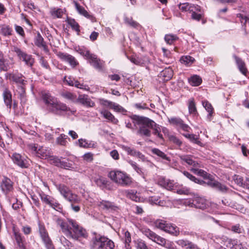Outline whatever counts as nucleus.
I'll return each mask as SVG.
<instances>
[{
    "label": "nucleus",
    "mask_w": 249,
    "mask_h": 249,
    "mask_svg": "<svg viewBox=\"0 0 249 249\" xmlns=\"http://www.w3.org/2000/svg\"><path fill=\"white\" fill-rule=\"evenodd\" d=\"M125 55L127 58L129 59L131 62L136 65H141L143 63L142 60L140 59L139 57H136L134 55L130 56L127 53H125Z\"/></svg>",
    "instance_id": "obj_48"
},
{
    "label": "nucleus",
    "mask_w": 249,
    "mask_h": 249,
    "mask_svg": "<svg viewBox=\"0 0 249 249\" xmlns=\"http://www.w3.org/2000/svg\"><path fill=\"white\" fill-rule=\"evenodd\" d=\"M178 7L182 11H193V7L189 3L180 4Z\"/></svg>",
    "instance_id": "obj_56"
},
{
    "label": "nucleus",
    "mask_w": 249,
    "mask_h": 249,
    "mask_svg": "<svg viewBox=\"0 0 249 249\" xmlns=\"http://www.w3.org/2000/svg\"><path fill=\"white\" fill-rule=\"evenodd\" d=\"M141 126L140 127L138 133L141 136H145L146 137H149L151 135V132L149 130V128L145 125L141 124Z\"/></svg>",
    "instance_id": "obj_37"
},
{
    "label": "nucleus",
    "mask_w": 249,
    "mask_h": 249,
    "mask_svg": "<svg viewBox=\"0 0 249 249\" xmlns=\"http://www.w3.org/2000/svg\"><path fill=\"white\" fill-rule=\"evenodd\" d=\"M59 167L64 168L66 169H73V164L72 163L67 161H61V165Z\"/></svg>",
    "instance_id": "obj_61"
},
{
    "label": "nucleus",
    "mask_w": 249,
    "mask_h": 249,
    "mask_svg": "<svg viewBox=\"0 0 249 249\" xmlns=\"http://www.w3.org/2000/svg\"><path fill=\"white\" fill-rule=\"evenodd\" d=\"M100 113L103 115V116L107 119L108 121H111L112 122H115L116 119L115 118L114 116L108 111L103 109L100 111Z\"/></svg>",
    "instance_id": "obj_41"
},
{
    "label": "nucleus",
    "mask_w": 249,
    "mask_h": 249,
    "mask_svg": "<svg viewBox=\"0 0 249 249\" xmlns=\"http://www.w3.org/2000/svg\"><path fill=\"white\" fill-rule=\"evenodd\" d=\"M126 196L136 202H139L141 198L139 194L134 190H127L125 192Z\"/></svg>",
    "instance_id": "obj_31"
},
{
    "label": "nucleus",
    "mask_w": 249,
    "mask_h": 249,
    "mask_svg": "<svg viewBox=\"0 0 249 249\" xmlns=\"http://www.w3.org/2000/svg\"><path fill=\"white\" fill-rule=\"evenodd\" d=\"M183 135L186 138L189 139L190 141L199 145L201 142L199 141L198 138L194 134H183Z\"/></svg>",
    "instance_id": "obj_50"
},
{
    "label": "nucleus",
    "mask_w": 249,
    "mask_h": 249,
    "mask_svg": "<svg viewBox=\"0 0 249 249\" xmlns=\"http://www.w3.org/2000/svg\"><path fill=\"white\" fill-rule=\"evenodd\" d=\"M169 123L178 129H181L183 131L189 132L191 129L190 127L185 124L184 121L179 117H171L168 118Z\"/></svg>",
    "instance_id": "obj_9"
},
{
    "label": "nucleus",
    "mask_w": 249,
    "mask_h": 249,
    "mask_svg": "<svg viewBox=\"0 0 249 249\" xmlns=\"http://www.w3.org/2000/svg\"><path fill=\"white\" fill-rule=\"evenodd\" d=\"M77 52L89 59L90 64L95 69L98 71L102 70L103 62L98 59L95 55L90 53L88 50L85 49V48H78Z\"/></svg>",
    "instance_id": "obj_6"
},
{
    "label": "nucleus",
    "mask_w": 249,
    "mask_h": 249,
    "mask_svg": "<svg viewBox=\"0 0 249 249\" xmlns=\"http://www.w3.org/2000/svg\"><path fill=\"white\" fill-rule=\"evenodd\" d=\"M48 161L52 164H53L57 166H59L61 165V160L57 157L50 155L47 159Z\"/></svg>",
    "instance_id": "obj_47"
},
{
    "label": "nucleus",
    "mask_w": 249,
    "mask_h": 249,
    "mask_svg": "<svg viewBox=\"0 0 249 249\" xmlns=\"http://www.w3.org/2000/svg\"><path fill=\"white\" fill-rule=\"evenodd\" d=\"M65 10L61 8H53L51 10V15L53 18H61L65 13Z\"/></svg>",
    "instance_id": "obj_32"
},
{
    "label": "nucleus",
    "mask_w": 249,
    "mask_h": 249,
    "mask_svg": "<svg viewBox=\"0 0 249 249\" xmlns=\"http://www.w3.org/2000/svg\"><path fill=\"white\" fill-rule=\"evenodd\" d=\"M136 247L139 249H148L145 242L142 240L138 239L136 242Z\"/></svg>",
    "instance_id": "obj_62"
},
{
    "label": "nucleus",
    "mask_w": 249,
    "mask_h": 249,
    "mask_svg": "<svg viewBox=\"0 0 249 249\" xmlns=\"http://www.w3.org/2000/svg\"><path fill=\"white\" fill-rule=\"evenodd\" d=\"M189 83L193 86H198L202 82V79L199 76L194 75L188 79Z\"/></svg>",
    "instance_id": "obj_35"
},
{
    "label": "nucleus",
    "mask_w": 249,
    "mask_h": 249,
    "mask_svg": "<svg viewBox=\"0 0 249 249\" xmlns=\"http://www.w3.org/2000/svg\"><path fill=\"white\" fill-rule=\"evenodd\" d=\"M56 222L57 225L60 227L62 232L68 238L78 240L80 238L88 237L86 230L79 226L75 220L68 219L67 221H64L57 218Z\"/></svg>",
    "instance_id": "obj_1"
},
{
    "label": "nucleus",
    "mask_w": 249,
    "mask_h": 249,
    "mask_svg": "<svg viewBox=\"0 0 249 249\" xmlns=\"http://www.w3.org/2000/svg\"><path fill=\"white\" fill-rule=\"evenodd\" d=\"M164 39L169 45H174V42L178 39V37L173 34H167L165 36Z\"/></svg>",
    "instance_id": "obj_39"
},
{
    "label": "nucleus",
    "mask_w": 249,
    "mask_h": 249,
    "mask_svg": "<svg viewBox=\"0 0 249 249\" xmlns=\"http://www.w3.org/2000/svg\"><path fill=\"white\" fill-rule=\"evenodd\" d=\"M97 205L100 209L105 210L112 209L113 206L111 202L105 200H102L98 202Z\"/></svg>",
    "instance_id": "obj_36"
},
{
    "label": "nucleus",
    "mask_w": 249,
    "mask_h": 249,
    "mask_svg": "<svg viewBox=\"0 0 249 249\" xmlns=\"http://www.w3.org/2000/svg\"><path fill=\"white\" fill-rule=\"evenodd\" d=\"M73 2L75 7L79 14L87 18L90 19L92 21L94 20V18L92 16L90 15L84 7L80 6V4L76 1H74Z\"/></svg>",
    "instance_id": "obj_25"
},
{
    "label": "nucleus",
    "mask_w": 249,
    "mask_h": 249,
    "mask_svg": "<svg viewBox=\"0 0 249 249\" xmlns=\"http://www.w3.org/2000/svg\"><path fill=\"white\" fill-rule=\"evenodd\" d=\"M76 100L77 102L88 107H93L95 106V103L86 94L79 95Z\"/></svg>",
    "instance_id": "obj_16"
},
{
    "label": "nucleus",
    "mask_w": 249,
    "mask_h": 249,
    "mask_svg": "<svg viewBox=\"0 0 249 249\" xmlns=\"http://www.w3.org/2000/svg\"><path fill=\"white\" fill-rule=\"evenodd\" d=\"M17 91L19 94V97L22 102H25V90L23 85L19 86L18 87Z\"/></svg>",
    "instance_id": "obj_53"
},
{
    "label": "nucleus",
    "mask_w": 249,
    "mask_h": 249,
    "mask_svg": "<svg viewBox=\"0 0 249 249\" xmlns=\"http://www.w3.org/2000/svg\"><path fill=\"white\" fill-rule=\"evenodd\" d=\"M180 160L186 163L189 165L192 166L194 168L199 167V163L193 160L192 157L189 155H182L180 156Z\"/></svg>",
    "instance_id": "obj_26"
},
{
    "label": "nucleus",
    "mask_w": 249,
    "mask_h": 249,
    "mask_svg": "<svg viewBox=\"0 0 249 249\" xmlns=\"http://www.w3.org/2000/svg\"><path fill=\"white\" fill-rule=\"evenodd\" d=\"M203 106L205 107V109L209 113L208 115V118L211 120V117L213 112V108L212 105L207 101H204L202 102Z\"/></svg>",
    "instance_id": "obj_38"
},
{
    "label": "nucleus",
    "mask_w": 249,
    "mask_h": 249,
    "mask_svg": "<svg viewBox=\"0 0 249 249\" xmlns=\"http://www.w3.org/2000/svg\"><path fill=\"white\" fill-rule=\"evenodd\" d=\"M56 188L64 198L72 192L68 187L63 184L57 185Z\"/></svg>",
    "instance_id": "obj_28"
},
{
    "label": "nucleus",
    "mask_w": 249,
    "mask_h": 249,
    "mask_svg": "<svg viewBox=\"0 0 249 249\" xmlns=\"http://www.w3.org/2000/svg\"><path fill=\"white\" fill-rule=\"evenodd\" d=\"M142 231L147 237L153 241L156 234L148 229H143Z\"/></svg>",
    "instance_id": "obj_51"
},
{
    "label": "nucleus",
    "mask_w": 249,
    "mask_h": 249,
    "mask_svg": "<svg viewBox=\"0 0 249 249\" xmlns=\"http://www.w3.org/2000/svg\"><path fill=\"white\" fill-rule=\"evenodd\" d=\"M78 144L80 147L85 148L91 147V144L89 143L86 140L83 139L78 140Z\"/></svg>",
    "instance_id": "obj_59"
},
{
    "label": "nucleus",
    "mask_w": 249,
    "mask_h": 249,
    "mask_svg": "<svg viewBox=\"0 0 249 249\" xmlns=\"http://www.w3.org/2000/svg\"><path fill=\"white\" fill-rule=\"evenodd\" d=\"M17 245L19 249H25L24 240L21 234L15 228L13 229Z\"/></svg>",
    "instance_id": "obj_22"
},
{
    "label": "nucleus",
    "mask_w": 249,
    "mask_h": 249,
    "mask_svg": "<svg viewBox=\"0 0 249 249\" xmlns=\"http://www.w3.org/2000/svg\"><path fill=\"white\" fill-rule=\"evenodd\" d=\"M188 109L190 114L196 115L197 113L195 103L194 99L192 98L188 101Z\"/></svg>",
    "instance_id": "obj_40"
},
{
    "label": "nucleus",
    "mask_w": 249,
    "mask_h": 249,
    "mask_svg": "<svg viewBox=\"0 0 249 249\" xmlns=\"http://www.w3.org/2000/svg\"><path fill=\"white\" fill-rule=\"evenodd\" d=\"M8 66L6 61L3 59L1 52L0 51V69L6 71L8 70Z\"/></svg>",
    "instance_id": "obj_57"
},
{
    "label": "nucleus",
    "mask_w": 249,
    "mask_h": 249,
    "mask_svg": "<svg viewBox=\"0 0 249 249\" xmlns=\"http://www.w3.org/2000/svg\"><path fill=\"white\" fill-rule=\"evenodd\" d=\"M6 77L10 80L13 81L16 83L21 84V85L25 84L26 81L20 74L8 73L6 75Z\"/></svg>",
    "instance_id": "obj_20"
},
{
    "label": "nucleus",
    "mask_w": 249,
    "mask_h": 249,
    "mask_svg": "<svg viewBox=\"0 0 249 249\" xmlns=\"http://www.w3.org/2000/svg\"><path fill=\"white\" fill-rule=\"evenodd\" d=\"M176 244L183 248L194 249L195 244L187 240L179 239L176 241Z\"/></svg>",
    "instance_id": "obj_29"
},
{
    "label": "nucleus",
    "mask_w": 249,
    "mask_h": 249,
    "mask_svg": "<svg viewBox=\"0 0 249 249\" xmlns=\"http://www.w3.org/2000/svg\"><path fill=\"white\" fill-rule=\"evenodd\" d=\"M68 139V137L67 135L64 134H61L57 138L56 142L57 144L60 145L66 146L68 143L67 141V139Z\"/></svg>",
    "instance_id": "obj_42"
},
{
    "label": "nucleus",
    "mask_w": 249,
    "mask_h": 249,
    "mask_svg": "<svg viewBox=\"0 0 249 249\" xmlns=\"http://www.w3.org/2000/svg\"><path fill=\"white\" fill-rule=\"evenodd\" d=\"M180 61L181 63L184 65L190 66L194 63L195 59L191 56H183L181 57Z\"/></svg>",
    "instance_id": "obj_43"
},
{
    "label": "nucleus",
    "mask_w": 249,
    "mask_h": 249,
    "mask_svg": "<svg viewBox=\"0 0 249 249\" xmlns=\"http://www.w3.org/2000/svg\"><path fill=\"white\" fill-rule=\"evenodd\" d=\"M183 173L185 176L189 178L191 180L195 182V183L201 184V181L196 178L195 177L190 174L189 172L187 171H184Z\"/></svg>",
    "instance_id": "obj_58"
},
{
    "label": "nucleus",
    "mask_w": 249,
    "mask_h": 249,
    "mask_svg": "<svg viewBox=\"0 0 249 249\" xmlns=\"http://www.w3.org/2000/svg\"><path fill=\"white\" fill-rule=\"evenodd\" d=\"M133 119L136 122L137 124H143L146 125L148 128L153 129V134L161 139H163L162 135L160 133V129L153 121L148 118L134 116Z\"/></svg>",
    "instance_id": "obj_4"
},
{
    "label": "nucleus",
    "mask_w": 249,
    "mask_h": 249,
    "mask_svg": "<svg viewBox=\"0 0 249 249\" xmlns=\"http://www.w3.org/2000/svg\"><path fill=\"white\" fill-rule=\"evenodd\" d=\"M152 152L153 154L156 155L157 156L160 157L162 159L168 161H170V160L169 157H168L160 149L158 148H153L152 149Z\"/></svg>",
    "instance_id": "obj_46"
},
{
    "label": "nucleus",
    "mask_w": 249,
    "mask_h": 249,
    "mask_svg": "<svg viewBox=\"0 0 249 249\" xmlns=\"http://www.w3.org/2000/svg\"><path fill=\"white\" fill-rule=\"evenodd\" d=\"M39 232L47 249H55L44 225L39 224Z\"/></svg>",
    "instance_id": "obj_8"
},
{
    "label": "nucleus",
    "mask_w": 249,
    "mask_h": 249,
    "mask_svg": "<svg viewBox=\"0 0 249 249\" xmlns=\"http://www.w3.org/2000/svg\"><path fill=\"white\" fill-rule=\"evenodd\" d=\"M61 95L63 97L73 102L76 99V95L70 92L66 91L63 92L61 94Z\"/></svg>",
    "instance_id": "obj_55"
},
{
    "label": "nucleus",
    "mask_w": 249,
    "mask_h": 249,
    "mask_svg": "<svg viewBox=\"0 0 249 249\" xmlns=\"http://www.w3.org/2000/svg\"><path fill=\"white\" fill-rule=\"evenodd\" d=\"M114 244L112 241L105 236H96L92 241L91 249H113Z\"/></svg>",
    "instance_id": "obj_5"
},
{
    "label": "nucleus",
    "mask_w": 249,
    "mask_h": 249,
    "mask_svg": "<svg viewBox=\"0 0 249 249\" xmlns=\"http://www.w3.org/2000/svg\"><path fill=\"white\" fill-rule=\"evenodd\" d=\"M227 242L229 245H227V247L230 248L231 249H248L246 247H244L242 244L239 243L237 240L229 239Z\"/></svg>",
    "instance_id": "obj_30"
},
{
    "label": "nucleus",
    "mask_w": 249,
    "mask_h": 249,
    "mask_svg": "<svg viewBox=\"0 0 249 249\" xmlns=\"http://www.w3.org/2000/svg\"><path fill=\"white\" fill-rule=\"evenodd\" d=\"M12 31L9 26L5 25L0 26V32L5 36L11 35Z\"/></svg>",
    "instance_id": "obj_49"
},
{
    "label": "nucleus",
    "mask_w": 249,
    "mask_h": 249,
    "mask_svg": "<svg viewBox=\"0 0 249 249\" xmlns=\"http://www.w3.org/2000/svg\"><path fill=\"white\" fill-rule=\"evenodd\" d=\"M191 171H192L196 175L201 176L203 177L204 178H209V174H208L206 172L204 171L203 170L198 169L196 168H192L191 169Z\"/></svg>",
    "instance_id": "obj_44"
},
{
    "label": "nucleus",
    "mask_w": 249,
    "mask_h": 249,
    "mask_svg": "<svg viewBox=\"0 0 249 249\" xmlns=\"http://www.w3.org/2000/svg\"><path fill=\"white\" fill-rule=\"evenodd\" d=\"M2 96L5 105L9 108H11L12 107V94L10 91L7 88H5L3 93Z\"/></svg>",
    "instance_id": "obj_21"
},
{
    "label": "nucleus",
    "mask_w": 249,
    "mask_h": 249,
    "mask_svg": "<svg viewBox=\"0 0 249 249\" xmlns=\"http://www.w3.org/2000/svg\"><path fill=\"white\" fill-rule=\"evenodd\" d=\"M160 75L164 78V80L168 81L172 77L173 75V71L170 68L165 69L160 72Z\"/></svg>",
    "instance_id": "obj_34"
},
{
    "label": "nucleus",
    "mask_w": 249,
    "mask_h": 249,
    "mask_svg": "<svg viewBox=\"0 0 249 249\" xmlns=\"http://www.w3.org/2000/svg\"><path fill=\"white\" fill-rule=\"evenodd\" d=\"M108 177L118 185L123 187L130 186L132 183V178L125 172L114 170L111 171Z\"/></svg>",
    "instance_id": "obj_3"
},
{
    "label": "nucleus",
    "mask_w": 249,
    "mask_h": 249,
    "mask_svg": "<svg viewBox=\"0 0 249 249\" xmlns=\"http://www.w3.org/2000/svg\"><path fill=\"white\" fill-rule=\"evenodd\" d=\"M68 24L71 27L72 29L78 33L80 32L79 26L75 20L72 18H68L67 20Z\"/></svg>",
    "instance_id": "obj_45"
},
{
    "label": "nucleus",
    "mask_w": 249,
    "mask_h": 249,
    "mask_svg": "<svg viewBox=\"0 0 249 249\" xmlns=\"http://www.w3.org/2000/svg\"><path fill=\"white\" fill-rule=\"evenodd\" d=\"M0 188L2 192L7 195L14 190L13 182L10 178L4 177L0 182Z\"/></svg>",
    "instance_id": "obj_11"
},
{
    "label": "nucleus",
    "mask_w": 249,
    "mask_h": 249,
    "mask_svg": "<svg viewBox=\"0 0 249 249\" xmlns=\"http://www.w3.org/2000/svg\"><path fill=\"white\" fill-rule=\"evenodd\" d=\"M15 52L20 59L24 61L26 65L29 66L33 65L34 63V59L32 58L31 55L25 53L18 48H17Z\"/></svg>",
    "instance_id": "obj_13"
},
{
    "label": "nucleus",
    "mask_w": 249,
    "mask_h": 249,
    "mask_svg": "<svg viewBox=\"0 0 249 249\" xmlns=\"http://www.w3.org/2000/svg\"><path fill=\"white\" fill-rule=\"evenodd\" d=\"M57 55L62 60L69 63L72 67H75L78 64L74 57L70 54L59 52L57 53Z\"/></svg>",
    "instance_id": "obj_17"
},
{
    "label": "nucleus",
    "mask_w": 249,
    "mask_h": 249,
    "mask_svg": "<svg viewBox=\"0 0 249 249\" xmlns=\"http://www.w3.org/2000/svg\"><path fill=\"white\" fill-rule=\"evenodd\" d=\"M123 239L124 240L125 243V248L126 249H130V247L129 244L131 241V236L130 233L128 231H125L124 233Z\"/></svg>",
    "instance_id": "obj_52"
},
{
    "label": "nucleus",
    "mask_w": 249,
    "mask_h": 249,
    "mask_svg": "<svg viewBox=\"0 0 249 249\" xmlns=\"http://www.w3.org/2000/svg\"><path fill=\"white\" fill-rule=\"evenodd\" d=\"M122 149L125 151L128 155L132 156L138 157V158L143 159L144 155H142L140 152L136 151L135 149L131 148L127 146H122Z\"/></svg>",
    "instance_id": "obj_24"
},
{
    "label": "nucleus",
    "mask_w": 249,
    "mask_h": 249,
    "mask_svg": "<svg viewBox=\"0 0 249 249\" xmlns=\"http://www.w3.org/2000/svg\"><path fill=\"white\" fill-rule=\"evenodd\" d=\"M42 201L47 205H49L54 209L58 211L61 210V205L53 198L43 193L39 194Z\"/></svg>",
    "instance_id": "obj_10"
},
{
    "label": "nucleus",
    "mask_w": 249,
    "mask_h": 249,
    "mask_svg": "<svg viewBox=\"0 0 249 249\" xmlns=\"http://www.w3.org/2000/svg\"><path fill=\"white\" fill-rule=\"evenodd\" d=\"M52 154V151L50 149L43 146H39L36 156L41 159L47 160Z\"/></svg>",
    "instance_id": "obj_19"
},
{
    "label": "nucleus",
    "mask_w": 249,
    "mask_h": 249,
    "mask_svg": "<svg viewBox=\"0 0 249 249\" xmlns=\"http://www.w3.org/2000/svg\"><path fill=\"white\" fill-rule=\"evenodd\" d=\"M93 181L99 187L102 188H107L108 185V181L103 177L98 176L94 177L93 178Z\"/></svg>",
    "instance_id": "obj_27"
},
{
    "label": "nucleus",
    "mask_w": 249,
    "mask_h": 249,
    "mask_svg": "<svg viewBox=\"0 0 249 249\" xmlns=\"http://www.w3.org/2000/svg\"><path fill=\"white\" fill-rule=\"evenodd\" d=\"M153 241L156 242L159 245L165 247L168 249H174L173 242L166 240L165 238L156 234L154 238Z\"/></svg>",
    "instance_id": "obj_15"
},
{
    "label": "nucleus",
    "mask_w": 249,
    "mask_h": 249,
    "mask_svg": "<svg viewBox=\"0 0 249 249\" xmlns=\"http://www.w3.org/2000/svg\"><path fill=\"white\" fill-rule=\"evenodd\" d=\"M155 226L174 236H178L179 234V228L175 225L167 223L162 220H157L155 222Z\"/></svg>",
    "instance_id": "obj_7"
},
{
    "label": "nucleus",
    "mask_w": 249,
    "mask_h": 249,
    "mask_svg": "<svg viewBox=\"0 0 249 249\" xmlns=\"http://www.w3.org/2000/svg\"><path fill=\"white\" fill-rule=\"evenodd\" d=\"M233 57L235 60L236 64L239 71L243 74L246 75L248 72V70L244 61L241 58L237 57L236 55H233Z\"/></svg>",
    "instance_id": "obj_23"
},
{
    "label": "nucleus",
    "mask_w": 249,
    "mask_h": 249,
    "mask_svg": "<svg viewBox=\"0 0 249 249\" xmlns=\"http://www.w3.org/2000/svg\"><path fill=\"white\" fill-rule=\"evenodd\" d=\"M42 99L47 106L49 110L56 115H61L70 110L66 104L61 102L56 98L53 96L48 91H42Z\"/></svg>",
    "instance_id": "obj_2"
},
{
    "label": "nucleus",
    "mask_w": 249,
    "mask_h": 249,
    "mask_svg": "<svg viewBox=\"0 0 249 249\" xmlns=\"http://www.w3.org/2000/svg\"><path fill=\"white\" fill-rule=\"evenodd\" d=\"M209 203L208 201L203 197H196L192 200V202H190L189 205L191 207L204 210L207 208Z\"/></svg>",
    "instance_id": "obj_12"
},
{
    "label": "nucleus",
    "mask_w": 249,
    "mask_h": 249,
    "mask_svg": "<svg viewBox=\"0 0 249 249\" xmlns=\"http://www.w3.org/2000/svg\"><path fill=\"white\" fill-rule=\"evenodd\" d=\"M35 43L37 47H45L43 38L39 34H38L35 37Z\"/></svg>",
    "instance_id": "obj_54"
},
{
    "label": "nucleus",
    "mask_w": 249,
    "mask_h": 249,
    "mask_svg": "<svg viewBox=\"0 0 249 249\" xmlns=\"http://www.w3.org/2000/svg\"><path fill=\"white\" fill-rule=\"evenodd\" d=\"M110 108L117 112H122L124 110V108L122 107L114 102L112 103Z\"/></svg>",
    "instance_id": "obj_63"
},
{
    "label": "nucleus",
    "mask_w": 249,
    "mask_h": 249,
    "mask_svg": "<svg viewBox=\"0 0 249 249\" xmlns=\"http://www.w3.org/2000/svg\"><path fill=\"white\" fill-rule=\"evenodd\" d=\"M190 190L189 188L184 187L180 189L177 190V193L179 195H188L190 193Z\"/></svg>",
    "instance_id": "obj_64"
},
{
    "label": "nucleus",
    "mask_w": 249,
    "mask_h": 249,
    "mask_svg": "<svg viewBox=\"0 0 249 249\" xmlns=\"http://www.w3.org/2000/svg\"><path fill=\"white\" fill-rule=\"evenodd\" d=\"M158 184L168 190H172L174 189L173 181L163 177H160L159 178Z\"/></svg>",
    "instance_id": "obj_18"
},
{
    "label": "nucleus",
    "mask_w": 249,
    "mask_h": 249,
    "mask_svg": "<svg viewBox=\"0 0 249 249\" xmlns=\"http://www.w3.org/2000/svg\"><path fill=\"white\" fill-rule=\"evenodd\" d=\"M27 147L28 148V150L32 154H35L36 155L38 147H37V146H36V144H29L27 145Z\"/></svg>",
    "instance_id": "obj_60"
},
{
    "label": "nucleus",
    "mask_w": 249,
    "mask_h": 249,
    "mask_svg": "<svg viewBox=\"0 0 249 249\" xmlns=\"http://www.w3.org/2000/svg\"><path fill=\"white\" fill-rule=\"evenodd\" d=\"M66 200L71 203V204L75 203L79 204L81 202V199L76 194L71 192L65 198Z\"/></svg>",
    "instance_id": "obj_33"
},
{
    "label": "nucleus",
    "mask_w": 249,
    "mask_h": 249,
    "mask_svg": "<svg viewBox=\"0 0 249 249\" xmlns=\"http://www.w3.org/2000/svg\"><path fill=\"white\" fill-rule=\"evenodd\" d=\"M12 159L14 162L18 166L21 168H27L28 163L27 160L24 159L20 154L18 153H14L12 156Z\"/></svg>",
    "instance_id": "obj_14"
}]
</instances>
